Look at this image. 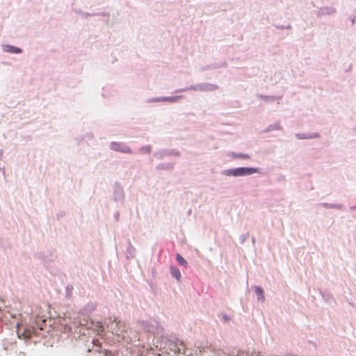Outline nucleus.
Masks as SVG:
<instances>
[{"instance_id":"f257e3e1","label":"nucleus","mask_w":356,"mask_h":356,"mask_svg":"<svg viewBox=\"0 0 356 356\" xmlns=\"http://www.w3.org/2000/svg\"><path fill=\"white\" fill-rule=\"evenodd\" d=\"M111 322L108 323V329L119 337H124V334L127 331V326L121 321L114 318L113 321L110 318Z\"/></svg>"},{"instance_id":"f03ea898","label":"nucleus","mask_w":356,"mask_h":356,"mask_svg":"<svg viewBox=\"0 0 356 356\" xmlns=\"http://www.w3.org/2000/svg\"><path fill=\"white\" fill-rule=\"evenodd\" d=\"M257 170L252 168H238L235 169L227 170L224 172V174L227 176H243L247 175H251L256 172Z\"/></svg>"},{"instance_id":"7ed1b4c3","label":"nucleus","mask_w":356,"mask_h":356,"mask_svg":"<svg viewBox=\"0 0 356 356\" xmlns=\"http://www.w3.org/2000/svg\"><path fill=\"white\" fill-rule=\"evenodd\" d=\"M17 333L19 337V338H23L24 339H30L33 332H34V328L33 327H27L24 330V331L21 333L19 330V324L17 325Z\"/></svg>"},{"instance_id":"20e7f679","label":"nucleus","mask_w":356,"mask_h":356,"mask_svg":"<svg viewBox=\"0 0 356 356\" xmlns=\"http://www.w3.org/2000/svg\"><path fill=\"white\" fill-rule=\"evenodd\" d=\"M111 149L115 151H118V152H127V153L131 152V150L129 148L122 145V144H120L119 143H111Z\"/></svg>"},{"instance_id":"39448f33","label":"nucleus","mask_w":356,"mask_h":356,"mask_svg":"<svg viewBox=\"0 0 356 356\" xmlns=\"http://www.w3.org/2000/svg\"><path fill=\"white\" fill-rule=\"evenodd\" d=\"M170 273L172 275L175 277L177 280H180L181 278V273L179 270L175 267V266H171L170 267Z\"/></svg>"},{"instance_id":"423d86ee","label":"nucleus","mask_w":356,"mask_h":356,"mask_svg":"<svg viewBox=\"0 0 356 356\" xmlns=\"http://www.w3.org/2000/svg\"><path fill=\"white\" fill-rule=\"evenodd\" d=\"M232 158L234 159H249L250 157L247 154H236V153H232L231 154Z\"/></svg>"},{"instance_id":"0eeeda50","label":"nucleus","mask_w":356,"mask_h":356,"mask_svg":"<svg viewBox=\"0 0 356 356\" xmlns=\"http://www.w3.org/2000/svg\"><path fill=\"white\" fill-rule=\"evenodd\" d=\"M6 48H7L6 51H9L10 53L19 54V53L22 52V49L18 47H13V46H7Z\"/></svg>"},{"instance_id":"6e6552de","label":"nucleus","mask_w":356,"mask_h":356,"mask_svg":"<svg viewBox=\"0 0 356 356\" xmlns=\"http://www.w3.org/2000/svg\"><path fill=\"white\" fill-rule=\"evenodd\" d=\"M176 258L180 265H182L185 267L187 266V265H188L187 261L179 254H177Z\"/></svg>"},{"instance_id":"1a4fd4ad","label":"nucleus","mask_w":356,"mask_h":356,"mask_svg":"<svg viewBox=\"0 0 356 356\" xmlns=\"http://www.w3.org/2000/svg\"><path fill=\"white\" fill-rule=\"evenodd\" d=\"M255 293L260 296L259 300H264V291L260 287L255 288Z\"/></svg>"},{"instance_id":"9d476101","label":"nucleus","mask_w":356,"mask_h":356,"mask_svg":"<svg viewBox=\"0 0 356 356\" xmlns=\"http://www.w3.org/2000/svg\"><path fill=\"white\" fill-rule=\"evenodd\" d=\"M169 99H170V100H172H172H174V98L170 97V98H169Z\"/></svg>"}]
</instances>
